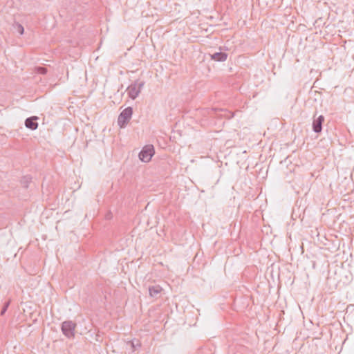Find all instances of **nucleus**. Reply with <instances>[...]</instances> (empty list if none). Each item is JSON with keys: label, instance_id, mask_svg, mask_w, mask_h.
<instances>
[{"label": "nucleus", "instance_id": "nucleus-1", "mask_svg": "<svg viewBox=\"0 0 354 354\" xmlns=\"http://www.w3.org/2000/svg\"><path fill=\"white\" fill-rule=\"evenodd\" d=\"M144 84L145 82L140 81L139 80L133 82L131 85L128 86L127 90L129 97L132 100H135L139 95Z\"/></svg>", "mask_w": 354, "mask_h": 354}, {"label": "nucleus", "instance_id": "nucleus-2", "mask_svg": "<svg viewBox=\"0 0 354 354\" xmlns=\"http://www.w3.org/2000/svg\"><path fill=\"white\" fill-rule=\"evenodd\" d=\"M133 114L132 107H127L119 115L118 118V124L120 128H124L129 120H131Z\"/></svg>", "mask_w": 354, "mask_h": 354}, {"label": "nucleus", "instance_id": "nucleus-3", "mask_svg": "<svg viewBox=\"0 0 354 354\" xmlns=\"http://www.w3.org/2000/svg\"><path fill=\"white\" fill-rule=\"evenodd\" d=\"M155 153L154 147L151 145L145 146L139 153V158L141 161L148 162L151 160Z\"/></svg>", "mask_w": 354, "mask_h": 354}, {"label": "nucleus", "instance_id": "nucleus-4", "mask_svg": "<svg viewBox=\"0 0 354 354\" xmlns=\"http://www.w3.org/2000/svg\"><path fill=\"white\" fill-rule=\"evenodd\" d=\"M75 327V323L72 321H65L62 324V331L68 338H71L74 337Z\"/></svg>", "mask_w": 354, "mask_h": 354}, {"label": "nucleus", "instance_id": "nucleus-5", "mask_svg": "<svg viewBox=\"0 0 354 354\" xmlns=\"http://www.w3.org/2000/svg\"><path fill=\"white\" fill-rule=\"evenodd\" d=\"M324 117L322 115L316 118V114L313 115V130L315 133H320L322 130V124L324 122Z\"/></svg>", "mask_w": 354, "mask_h": 354}, {"label": "nucleus", "instance_id": "nucleus-6", "mask_svg": "<svg viewBox=\"0 0 354 354\" xmlns=\"http://www.w3.org/2000/svg\"><path fill=\"white\" fill-rule=\"evenodd\" d=\"M37 119V117H30L28 118L25 120V126L26 128L30 129L31 130H35L38 127V123L35 121Z\"/></svg>", "mask_w": 354, "mask_h": 354}, {"label": "nucleus", "instance_id": "nucleus-7", "mask_svg": "<svg viewBox=\"0 0 354 354\" xmlns=\"http://www.w3.org/2000/svg\"><path fill=\"white\" fill-rule=\"evenodd\" d=\"M227 57V54L223 52H216L211 55V59L217 62H224Z\"/></svg>", "mask_w": 354, "mask_h": 354}, {"label": "nucleus", "instance_id": "nucleus-8", "mask_svg": "<svg viewBox=\"0 0 354 354\" xmlns=\"http://www.w3.org/2000/svg\"><path fill=\"white\" fill-rule=\"evenodd\" d=\"M162 288L159 285H155L149 287V295L151 297H157L158 295L161 292Z\"/></svg>", "mask_w": 354, "mask_h": 354}, {"label": "nucleus", "instance_id": "nucleus-9", "mask_svg": "<svg viewBox=\"0 0 354 354\" xmlns=\"http://www.w3.org/2000/svg\"><path fill=\"white\" fill-rule=\"evenodd\" d=\"M31 178L30 176H24L21 180V183L25 187H28V183L30 182Z\"/></svg>", "mask_w": 354, "mask_h": 354}, {"label": "nucleus", "instance_id": "nucleus-10", "mask_svg": "<svg viewBox=\"0 0 354 354\" xmlns=\"http://www.w3.org/2000/svg\"><path fill=\"white\" fill-rule=\"evenodd\" d=\"M130 343H131V346L132 347V351H134L137 348H139L141 346L139 340H136V342L134 341H132Z\"/></svg>", "mask_w": 354, "mask_h": 354}, {"label": "nucleus", "instance_id": "nucleus-11", "mask_svg": "<svg viewBox=\"0 0 354 354\" xmlns=\"http://www.w3.org/2000/svg\"><path fill=\"white\" fill-rule=\"evenodd\" d=\"M10 304V300L8 301L7 302H6L4 304V306H3V308H2L1 311V316H3L5 314V313L6 312V310H7Z\"/></svg>", "mask_w": 354, "mask_h": 354}, {"label": "nucleus", "instance_id": "nucleus-12", "mask_svg": "<svg viewBox=\"0 0 354 354\" xmlns=\"http://www.w3.org/2000/svg\"><path fill=\"white\" fill-rule=\"evenodd\" d=\"M16 29H17V31L20 35H23V34H24V27L22 26V25H21V24H16Z\"/></svg>", "mask_w": 354, "mask_h": 354}, {"label": "nucleus", "instance_id": "nucleus-13", "mask_svg": "<svg viewBox=\"0 0 354 354\" xmlns=\"http://www.w3.org/2000/svg\"><path fill=\"white\" fill-rule=\"evenodd\" d=\"M37 71L39 73H41V74H46L47 72V69L44 67H39L37 68Z\"/></svg>", "mask_w": 354, "mask_h": 354}]
</instances>
